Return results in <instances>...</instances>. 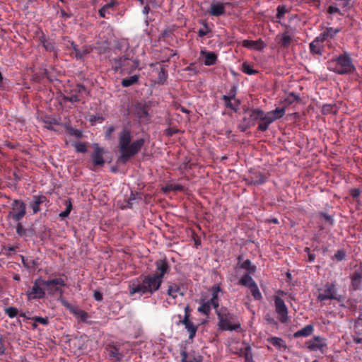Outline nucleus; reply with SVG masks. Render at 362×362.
I'll return each instance as SVG.
<instances>
[{
    "label": "nucleus",
    "mask_w": 362,
    "mask_h": 362,
    "mask_svg": "<svg viewBox=\"0 0 362 362\" xmlns=\"http://www.w3.org/2000/svg\"><path fill=\"white\" fill-rule=\"evenodd\" d=\"M155 273L142 274L132 281L129 285V294L152 295L160 288L163 277L168 274L170 267L166 259H158L155 262Z\"/></svg>",
    "instance_id": "1"
},
{
    "label": "nucleus",
    "mask_w": 362,
    "mask_h": 362,
    "mask_svg": "<svg viewBox=\"0 0 362 362\" xmlns=\"http://www.w3.org/2000/svg\"><path fill=\"white\" fill-rule=\"evenodd\" d=\"M145 144L143 138L132 141V132L129 127H124L118 135V148L120 153L118 163L125 164L138 154Z\"/></svg>",
    "instance_id": "2"
},
{
    "label": "nucleus",
    "mask_w": 362,
    "mask_h": 362,
    "mask_svg": "<svg viewBox=\"0 0 362 362\" xmlns=\"http://www.w3.org/2000/svg\"><path fill=\"white\" fill-rule=\"evenodd\" d=\"M327 69L339 75L354 73L356 67L349 53L344 52L337 57L327 62Z\"/></svg>",
    "instance_id": "3"
},
{
    "label": "nucleus",
    "mask_w": 362,
    "mask_h": 362,
    "mask_svg": "<svg viewBox=\"0 0 362 362\" xmlns=\"http://www.w3.org/2000/svg\"><path fill=\"white\" fill-rule=\"evenodd\" d=\"M218 319V327L222 330L238 331L241 329L240 323L237 320V316L229 313L226 308L216 310Z\"/></svg>",
    "instance_id": "4"
},
{
    "label": "nucleus",
    "mask_w": 362,
    "mask_h": 362,
    "mask_svg": "<svg viewBox=\"0 0 362 362\" xmlns=\"http://www.w3.org/2000/svg\"><path fill=\"white\" fill-rule=\"evenodd\" d=\"M112 70L115 72L120 71L122 74H130L132 71L138 69L139 65L138 60L132 61L124 56L115 58L112 59Z\"/></svg>",
    "instance_id": "5"
},
{
    "label": "nucleus",
    "mask_w": 362,
    "mask_h": 362,
    "mask_svg": "<svg viewBox=\"0 0 362 362\" xmlns=\"http://www.w3.org/2000/svg\"><path fill=\"white\" fill-rule=\"evenodd\" d=\"M320 292L317 296V300L323 302L327 300H335L338 302H344V297L338 294L337 288L334 282L326 283L324 288L319 290Z\"/></svg>",
    "instance_id": "6"
},
{
    "label": "nucleus",
    "mask_w": 362,
    "mask_h": 362,
    "mask_svg": "<svg viewBox=\"0 0 362 362\" xmlns=\"http://www.w3.org/2000/svg\"><path fill=\"white\" fill-rule=\"evenodd\" d=\"M26 214V205L21 199H14L11 204V210L8 212V216L14 221H21Z\"/></svg>",
    "instance_id": "7"
},
{
    "label": "nucleus",
    "mask_w": 362,
    "mask_h": 362,
    "mask_svg": "<svg viewBox=\"0 0 362 362\" xmlns=\"http://www.w3.org/2000/svg\"><path fill=\"white\" fill-rule=\"evenodd\" d=\"M41 284L45 287V291H47L49 295H54L59 292L62 293L61 287L65 286V282L63 279L58 278L43 280Z\"/></svg>",
    "instance_id": "8"
},
{
    "label": "nucleus",
    "mask_w": 362,
    "mask_h": 362,
    "mask_svg": "<svg viewBox=\"0 0 362 362\" xmlns=\"http://www.w3.org/2000/svg\"><path fill=\"white\" fill-rule=\"evenodd\" d=\"M42 281V279H37L34 281L33 286L26 293L28 300L42 299L45 297V287L41 284Z\"/></svg>",
    "instance_id": "9"
},
{
    "label": "nucleus",
    "mask_w": 362,
    "mask_h": 362,
    "mask_svg": "<svg viewBox=\"0 0 362 362\" xmlns=\"http://www.w3.org/2000/svg\"><path fill=\"white\" fill-rule=\"evenodd\" d=\"M307 348L311 351H320L323 354L327 347L326 339L320 336H315L312 339L306 341Z\"/></svg>",
    "instance_id": "10"
},
{
    "label": "nucleus",
    "mask_w": 362,
    "mask_h": 362,
    "mask_svg": "<svg viewBox=\"0 0 362 362\" xmlns=\"http://www.w3.org/2000/svg\"><path fill=\"white\" fill-rule=\"evenodd\" d=\"M274 305L276 313L278 314V319L281 323H286L288 319V308L282 298L279 296H274Z\"/></svg>",
    "instance_id": "11"
},
{
    "label": "nucleus",
    "mask_w": 362,
    "mask_h": 362,
    "mask_svg": "<svg viewBox=\"0 0 362 362\" xmlns=\"http://www.w3.org/2000/svg\"><path fill=\"white\" fill-rule=\"evenodd\" d=\"M350 278V289L353 291L362 289V262L355 267V269L351 274Z\"/></svg>",
    "instance_id": "12"
},
{
    "label": "nucleus",
    "mask_w": 362,
    "mask_h": 362,
    "mask_svg": "<svg viewBox=\"0 0 362 362\" xmlns=\"http://www.w3.org/2000/svg\"><path fill=\"white\" fill-rule=\"evenodd\" d=\"M268 176L259 170H250L248 177L245 180L250 185H259L267 181Z\"/></svg>",
    "instance_id": "13"
},
{
    "label": "nucleus",
    "mask_w": 362,
    "mask_h": 362,
    "mask_svg": "<svg viewBox=\"0 0 362 362\" xmlns=\"http://www.w3.org/2000/svg\"><path fill=\"white\" fill-rule=\"evenodd\" d=\"M264 112L259 109H252L250 112V118L247 119L244 118L243 123L242 124V130L245 131L251 127L255 126V122L260 120L263 117Z\"/></svg>",
    "instance_id": "14"
},
{
    "label": "nucleus",
    "mask_w": 362,
    "mask_h": 362,
    "mask_svg": "<svg viewBox=\"0 0 362 362\" xmlns=\"http://www.w3.org/2000/svg\"><path fill=\"white\" fill-rule=\"evenodd\" d=\"M93 147L94 151L91 155L93 163L96 166L102 167L105 163L103 158L104 149L100 147L97 144H95Z\"/></svg>",
    "instance_id": "15"
},
{
    "label": "nucleus",
    "mask_w": 362,
    "mask_h": 362,
    "mask_svg": "<svg viewBox=\"0 0 362 362\" xmlns=\"http://www.w3.org/2000/svg\"><path fill=\"white\" fill-rule=\"evenodd\" d=\"M228 4L229 3L224 4L222 2L212 4L208 11V13L212 16L218 17L222 16L225 14L226 12L225 6Z\"/></svg>",
    "instance_id": "16"
},
{
    "label": "nucleus",
    "mask_w": 362,
    "mask_h": 362,
    "mask_svg": "<svg viewBox=\"0 0 362 362\" xmlns=\"http://www.w3.org/2000/svg\"><path fill=\"white\" fill-rule=\"evenodd\" d=\"M180 324L183 325L189 332V339H193L197 331V326L194 325L193 322L190 319H187V317H184L182 320H180L178 325Z\"/></svg>",
    "instance_id": "17"
},
{
    "label": "nucleus",
    "mask_w": 362,
    "mask_h": 362,
    "mask_svg": "<svg viewBox=\"0 0 362 362\" xmlns=\"http://www.w3.org/2000/svg\"><path fill=\"white\" fill-rule=\"evenodd\" d=\"M200 55L203 57V62L206 66L214 65L218 60V55L212 52L202 49L200 52Z\"/></svg>",
    "instance_id": "18"
},
{
    "label": "nucleus",
    "mask_w": 362,
    "mask_h": 362,
    "mask_svg": "<svg viewBox=\"0 0 362 362\" xmlns=\"http://www.w3.org/2000/svg\"><path fill=\"white\" fill-rule=\"evenodd\" d=\"M341 28H334L332 27H329L325 28L323 32L318 35L320 39L324 42L325 41L328 40L329 39H333L337 34L341 32Z\"/></svg>",
    "instance_id": "19"
},
{
    "label": "nucleus",
    "mask_w": 362,
    "mask_h": 362,
    "mask_svg": "<svg viewBox=\"0 0 362 362\" xmlns=\"http://www.w3.org/2000/svg\"><path fill=\"white\" fill-rule=\"evenodd\" d=\"M33 200L29 203V207L32 209L33 214L40 211V206L47 202V199L45 195H35Z\"/></svg>",
    "instance_id": "20"
},
{
    "label": "nucleus",
    "mask_w": 362,
    "mask_h": 362,
    "mask_svg": "<svg viewBox=\"0 0 362 362\" xmlns=\"http://www.w3.org/2000/svg\"><path fill=\"white\" fill-rule=\"evenodd\" d=\"M210 291H211V298L208 301L217 310L219 306L218 293L221 291V286L218 284H215L211 288Z\"/></svg>",
    "instance_id": "21"
},
{
    "label": "nucleus",
    "mask_w": 362,
    "mask_h": 362,
    "mask_svg": "<svg viewBox=\"0 0 362 362\" xmlns=\"http://www.w3.org/2000/svg\"><path fill=\"white\" fill-rule=\"evenodd\" d=\"M238 354L244 357L245 362H254L251 346L249 344L243 343V346L239 349Z\"/></svg>",
    "instance_id": "22"
},
{
    "label": "nucleus",
    "mask_w": 362,
    "mask_h": 362,
    "mask_svg": "<svg viewBox=\"0 0 362 362\" xmlns=\"http://www.w3.org/2000/svg\"><path fill=\"white\" fill-rule=\"evenodd\" d=\"M243 46L246 48H254L256 50L260 51L264 48L265 44L261 39L256 41L244 40L243 41Z\"/></svg>",
    "instance_id": "23"
},
{
    "label": "nucleus",
    "mask_w": 362,
    "mask_h": 362,
    "mask_svg": "<svg viewBox=\"0 0 362 362\" xmlns=\"http://www.w3.org/2000/svg\"><path fill=\"white\" fill-rule=\"evenodd\" d=\"M323 42L317 36L315 38V40L310 43L309 48L310 51L312 54L322 55V46H321V43Z\"/></svg>",
    "instance_id": "24"
},
{
    "label": "nucleus",
    "mask_w": 362,
    "mask_h": 362,
    "mask_svg": "<svg viewBox=\"0 0 362 362\" xmlns=\"http://www.w3.org/2000/svg\"><path fill=\"white\" fill-rule=\"evenodd\" d=\"M260 122L259 123L257 129L260 132H265L269 128V126L274 122V119L270 117L267 113H264L263 117H262L261 119L259 120Z\"/></svg>",
    "instance_id": "25"
},
{
    "label": "nucleus",
    "mask_w": 362,
    "mask_h": 362,
    "mask_svg": "<svg viewBox=\"0 0 362 362\" xmlns=\"http://www.w3.org/2000/svg\"><path fill=\"white\" fill-rule=\"evenodd\" d=\"M314 331V327L312 325H308L303 329L296 332L293 334L294 338L307 337L310 336Z\"/></svg>",
    "instance_id": "26"
},
{
    "label": "nucleus",
    "mask_w": 362,
    "mask_h": 362,
    "mask_svg": "<svg viewBox=\"0 0 362 362\" xmlns=\"http://www.w3.org/2000/svg\"><path fill=\"white\" fill-rule=\"evenodd\" d=\"M21 261L23 266L28 269L35 270L40 264L37 259L25 257L23 256H21Z\"/></svg>",
    "instance_id": "27"
},
{
    "label": "nucleus",
    "mask_w": 362,
    "mask_h": 362,
    "mask_svg": "<svg viewBox=\"0 0 362 362\" xmlns=\"http://www.w3.org/2000/svg\"><path fill=\"white\" fill-rule=\"evenodd\" d=\"M222 100L224 101L226 107L234 110L235 112L238 110V108L240 105L239 100H235L234 103H232L231 100L233 99L225 95L222 96Z\"/></svg>",
    "instance_id": "28"
},
{
    "label": "nucleus",
    "mask_w": 362,
    "mask_h": 362,
    "mask_svg": "<svg viewBox=\"0 0 362 362\" xmlns=\"http://www.w3.org/2000/svg\"><path fill=\"white\" fill-rule=\"evenodd\" d=\"M199 303L200 305L198 307L197 311L203 315H209L211 312V307L213 306L210 305V303L208 300H205L202 298L200 300Z\"/></svg>",
    "instance_id": "29"
},
{
    "label": "nucleus",
    "mask_w": 362,
    "mask_h": 362,
    "mask_svg": "<svg viewBox=\"0 0 362 362\" xmlns=\"http://www.w3.org/2000/svg\"><path fill=\"white\" fill-rule=\"evenodd\" d=\"M252 274L246 273L243 274L241 279L239 280V284L248 288L252 286V284H256V282L253 280L251 276Z\"/></svg>",
    "instance_id": "30"
},
{
    "label": "nucleus",
    "mask_w": 362,
    "mask_h": 362,
    "mask_svg": "<svg viewBox=\"0 0 362 362\" xmlns=\"http://www.w3.org/2000/svg\"><path fill=\"white\" fill-rule=\"evenodd\" d=\"M135 115L140 119H146L148 117V112L145 105L137 104L135 106Z\"/></svg>",
    "instance_id": "31"
},
{
    "label": "nucleus",
    "mask_w": 362,
    "mask_h": 362,
    "mask_svg": "<svg viewBox=\"0 0 362 362\" xmlns=\"http://www.w3.org/2000/svg\"><path fill=\"white\" fill-rule=\"evenodd\" d=\"M267 114L275 121L284 115L285 107H276L272 111L267 112Z\"/></svg>",
    "instance_id": "32"
},
{
    "label": "nucleus",
    "mask_w": 362,
    "mask_h": 362,
    "mask_svg": "<svg viewBox=\"0 0 362 362\" xmlns=\"http://www.w3.org/2000/svg\"><path fill=\"white\" fill-rule=\"evenodd\" d=\"M267 341L277 349H280L281 348H287L285 341L281 338L277 337H272L271 338H269Z\"/></svg>",
    "instance_id": "33"
},
{
    "label": "nucleus",
    "mask_w": 362,
    "mask_h": 362,
    "mask_svg": "<svg viewBox=\"0 0 362 362\" xmlns=\"http://www.w3.org/2000/svg\"><path fill=\"white\" fill-rule=\"evenodd\" d=\"M238 266L241 269L247 270V273L254 274L256 271V267L252 264L250 259H246L242 263H238Z\"/></svg>",
    "instance_id": "34"
},
{
    "label": "nucleus",
    "mask_w": 362,
    "mask_h": 362,
    "mask_svg": "<svg viewBox=\"0 0 362 362\" xmlns=\"http://www.w3.org/2000/svg\"><path fill=\"white\" fill-rule=\"evenodd\" d=\"M40 42L45 49L47 52H53L54 51L55 46L54 42L52 40H47L44 35L40 38Z\"/></svg>",
    "instance_id": "35"
},
{
    "label": "nucleus",
    "mask_w": 362,
    "mask_h": 362,
    "mask_svg": "<svg viewBox=\"0 0 362 362\" xmlns=\"http://www.w3.org/2000/svg\"><path fill=\"white\" fill-rule=\"evenodd\" d=\"M181 362H202L201 356L198 358H189L185 347H182L180 351Z\"/></svg>",
    "instance_id": "36"
},
{
    "label": "nucleus",
    "mask_w": 362,
    "mask_h": 362,
    "mask_svg": "<svg viewBox=\"0 0 362 362\" xmlns=\"http://www.w3.org/2000/svg\"><path fill=\"white\" fill-rule=\"evenodd\" d=\"M91 51V49L88 46H83L81 49L77 47L76 50L74 51L75 57L77 59H83L85 56L88 54Z\"/></svg>",
    "instance_id": "37"
},
{
    "label": "nucleus",
    "mask_w": 362,
    "mask_h": 362,
    "mask_svg": "<svg viewBox=\"0 0 362 362\" xmlns=\"http://www.w3.org/2000/svg\"><path fill=\"white\" fill-rule=\"evenodd\" d=\"M139 75H134L132 76L123 78L121 81V85L122 87H129L139 81Z\"/></svg>",
    "instance_id": "38"
},
{
    "label": "nucleus",
    "mask_w": 362,
    "mask_h": 362,
    "mask_svg": "<svg viewBox=\"0 0 362 362\" xmlns=\"http://www.w3.org/2000/svg\"><path fill=\"white\" fill-rule=\"evenodd\" d=\"M300 100V98L298 95L294 93H289L284 98V102L287 105H291L294 103H298Z\"/></svg>",
    "instance_id": "39"
},
{
    "label": "nucleus",
    "mask_w": 362,
    "mask_h": 362,
    "mask_svg": "<svg viewBox=\"0 0 362 362\" xmlns=\"http://www.w3.org/2000/svg\"><path fill=\"white\" fill-rule=\"evenodd\" d=\"M64 204L66 206V209L65 211L61 212L59 215L62 218L68 217L72 210V203L70 199L65 200Z\"/></svg>",
    "instance_id": "40"
},
{
    "label": "nucleus",
    "mask_w": 362,
    "mask_h": 362,
    "mask_svg": "<svg viewBox=\"0 0 362 362\" xmlns=\"http://www.w3.org/2000/svg\"><path fill=\"white\" fill-rule=\"evenodd\" d=\"M72 313L82 322H86L89 318V315L84 310L76 308L72 310Z\"/></svg>",
    "instance_id": "41"
},
{
    "label": "nucleus",
    "mask_w": 362,
    "mask_h": 362,
    "mask_svg": "<svg viewBox=\"0 0 362 362\" xmlns=\"http://www.w3.org/2000/svg\"><path fill=\"white\" fill-rule=\"evenodd\" d=\"M241 70L243 73L248 75H254L258 73V71L253 69L252 66L247 62H245L242 64Z\"/></svg>",
    "instance_id": "42"
},
{
    "label": "nucleus",
    "mask_w": 362,
    "mask_h": 362,
    "mask_svg": "<svg viewBox=\"0 0 362 362\" xmlns=\"http://www.w3.org/2000/svg\"><path fill=\"white\" fill-rule=\"evenodd\" d=\"M180 288L177 284L170 285L168 288L167 294L170 296H172L173 298L177 297V293L179 292Z\"/></svg>",
    "instance_id": "43"
},
{
    "label": "nucleus",
    "mask_w": 362,
    "mask_h": 362,
    "mask_svg": "<svg viewBox=\"0 0 362 362\" xmlns=\"http://www.w3.org/2000/svg\"><path fill=\"white\" fill-rule=\"evenodd\" d=\"M249 289L250 290L251 294L255 300L262 299V296L257 284H252V286L249 288Z\"/></svg>",
    "instance_id": "44"
},
{
    "label": "nucleus",
    "mask_w": 362,
    "mask_h": 362,
    "mask_svg": "<svg viewBox=\"0 0 362 362\" xmlns=\"http://www.w3.org/2000/svg\"><path fill=\"white\" fill-rule=\"evenodd\" d=\"M32 320L34 321V323L33 324V328L37 327V323L42 324L43 325H47L49 323V320L47 317H42L40 316H35L32 318Z\"/></svg>",
    "instance_id": "45"
},
{
    "label": "nucleus",
    "mask_w": 362,
    "mask_h": 362,
    "mask_svg": "<svg viewBox=\"0 0 362 362\" xmlns=\"http://www.w3.org/2000/svg\"><path fill=\"white\" fill-rule=\"evenodd\" d=\"M292 38L288 34V33L285 32L282 34L281 38V44L283 47H288V45L291 43Z\"/></svg>",
    "instance_id": "46"
},
{
    "label": "nucleus",
    "mask_w": 362,
    "mask_h": 362,
    "mask_svg": "<svg viewBox=\"0 0 362 362\" xmlns=\"http://www.w3.org/2000/svg\"><path fill=\"white\" fill-rule=\"evenodd\" d=\"M109 356L110 358H115L117 361H119L122 358V355L119 352L118 349L113 347L109 351Z\"/></svg>",
    "instance_id": "47"
},
{
    "label": "nucleus",
    "mask_w": 362,
    "mask_h": 362,
    "mask_svg": "<svg viewBox=\"0 0 362 362\" xmlns=\"http://www.w3.org/2000/svg\"><path fill=\"white\" fill-rule=\"evenodd\" d=\"M4 312L10 318H13L18 314V310L15 307L6 308Z\"/></svg>",
    "instance_id": "48"
},
{
    "label": "nucleus",
    "mask_w": 362,
    "mask_h": 362,
    "mask_svg": "<svg viewBox=\"0 0 362 362\" xmlns=\"http://www.w3.org/2000/svg\"><path fill=\"white\" fill-rule=\"evenodd\" d=\"M66 130L70 135L74 136L76 138H81L83 136V133L79 129L69 127H67Z\"/></svg>",
    "instance_id": "49"
},
{
    "label": "nucleus",
    "mask_w": 362,
    "mask_h": 362,
    "mask_svg": "<svg viewBox=\"0 0 362 362\" xmlns=\"http://www.w3.org/2000/svg\"><path fill=\"white\" fill-rule=\"evenodd\" d=\"M286 13V7L283 5H279L277 7V13L276 18L278 19L276 22H279V21L284 18L285 13Z\"/></svg>",
    "instance_id": "50"
},
{
    "label": "nucleus",
    "mask_w": 362,
    "mask_h": 362,
    "mask_svg": "<svg viewBox=\"0 0 362 362\" xmlns=\"http://www.w3.org/2000/svg\"><path fill=\"white\" fill-rule=\"evenodd\" d=\"M74 146L78 153H86L87 152V146L86 143H75Z\"/></svg>",
    "instance_id": "51"
},
{
    "label": "nucleus",
    "mask_w": 362,
    "mask_h": 362,
    "mask_svg": "<svg viewBox=\"0 0 362 362\" xmlns=\"http://www.w3.org/2000/svg\"><path fill=\"white\" fill-rule=\"evenodd\" d=\"M362 331L355 330L354 334L352 335L353 341L355 344H362Z\"/></svg>",
    "instance_id": "52"
},
{
    "label": "nucleus",
    "mask_w": 362,
    "mask_h": 362,
    "mask_svg": "<svg viewBox=\"0 0 362 362\" xmlns=\"http://www.w3.org/2000/svg\"><path fill=\"white\" fill-rule=\"evenodd\" d=\"M167 189L175 192H182L185 187L179 184H170L167 187Z\"/></svg>",
    "instance_id": "53"
},
{
    "label": "nucleus",
    "mask_w": 362,
    "mask_h": 362,
    "mask_svg": "<svg viewBox=\"0 0 362 362\" xmlns=\"http://www.w3.org/2000/svg\"><path fill=\"white\" fill-rule=\"evenodd\" d=\"M204 28H201L198 31V35L199 37H204L206 35L209 33L211 32V30L209 28L208 25L206 23H204Z\"/></svg>",
    "instance_id": "54"
},
{
    "label": "nucleus",
    "mask_w": 362,
    "mask_h": 362,
    "mask_svg": "<svg viewBox=\"0 0 362 362\" xmlns=\"http://www.w3.org/2000/svg\"><path fill=\"white\" fill-rule=\"evenodd\" d=\"M64 100L76 103L80 101V98L76 94H71L70 95L64 96Z\"/></svg>",
    "instance_id": "55"
},
{
    "label": "nucleus",
    "mask_w": 362,
    "mask_h": 362,
    "mask_svg": "<svg viewBox=\"0 0 362 362\" xmlns=\"http://www.w3.org/2000/svg\"><path fill=\"white\" fill-rule=\"evenodd\" d=\"M327 13L329 14H334V13H338V14H340V15H342L340 9L336 6H334V5H331L329 6L328 8H327Z\"/></svg>",
    "instance_id": "56"
},
{
    "label": "nucleus",
    "mask_w": 362,
    "mask_h": 362,
    "mask_svg": "<svg viewBox=\"0 0 362 362\" xmlns=\"http://www.w3.org/2000/svg\"><path fill=\"white\" fill-rule=\"evenodd\" d=\"M346 257V252L344 250H339L334 254V257L338 261H342Z\"/></svg>",
    "instance_id": "57"
},
{
    "label": "nucleus",
    "mask_w": 362,
    "mask_h": 362,
    "mask_svg": "<svg viewBox=\"0 0 362 362\" xmlns=\"http://www.w3.org/2000/svg\"><path fill=\"white\" fill-rule=\"evenodd\" d=\"M320 216L323 218L326 221H327L331 226L334 224V219L332 216L328 215L324 212L320 213Z\"/></svg>",
    "instance_id": "58"
},
{
    "label": "nucleus",
    "mask_w": 362,
    "mask_h": 362,
    "mask_svg": "<svg viewBox=\"0 0 362 362\" xmlns=\"http://www.w3.org/2000/svg\"><path fill=\"white\" fill-rule=\"evenodd\" d=\"M64 40H66L65 45L68 49L71 48L74 51L76 50L78 46L74 41L70 40L68 37H64Z\"/></svg>",
    "instance_id": "59"
},
{
    "label": "nucleus",
    "mask_w": 362,
    "mask_h": 362,
    "mask_svg": "<svg viewBox=\"0 0 362 362\" xmlns=\"http://www.w3.org/2000/svg\"><path fill=\"white\" fill-rule=\"evenodd\" d=\"M16 233L18 235L23 236L25 233V230L23 228V225L20 223V221L18 223L16 227Z\"/></svg>",
    "instance_id": "60"
},
{
    "label": "nucleus",
    "mask_w": 362,
    "mask_h": 362,
    "mask_svg": "<svg viewBox=\"0 0 362 362\" xmlns=\"http://www.w3.org/2000/svg\"><path fill=\"white\" fill-rule=\"evenodd\" d=\"M177 132L178 130L174 127H168L165 131V134L168 136H172Z\"/></svg>",
    "instance_id": "61"
},
{
    "label": "nucleus",
    "mask_w": 362,
    "mask_h": 362,
    "mask_svg": "<svg viewBox=\"0 0 362 362\" xmlns=\"http://www.w3.org/2000/svg\"><path fill=\"white\" fill-rule=\"evenodd\" d=\"M115 127L112 125L109 126L105 132V138L110 139L112 134L115 132Z\"/></svg>",
    "instance_id": "62"
},
{
    "label": "nucleus",
    "mask_w": 362,
    "mask_h": 362,
    "mask_svg": "<svg viewBox=\"0 0 362 362\" xmlns=\"http://www.w3.org/2000/svg\"><path fill=\"white\" fill-rule=\"evenodd\" d=\"M167 78V74L164 69H161L160 71L158 74V80L160 82L163 83Z\"/></svg>",
    "instance_id": "63"
},
{
    "label": "nucleus",
    "mask_w": 362,
    "mask_h": 362,
    "mask_svg": "<svg viewBox=\"0 0 362 362\" xmlns=\"http://www.w3.org/2000/svg\"><path fill=\"white\" fill-rule=\"evenodd\" d=\"M236 94H237V88H236V86H233L230 88V90L229 91V94L227 96L230 98L234 99V100H236L235 99Z\"/></svg>",
    "instance_id": "64"
}]
</instances>
